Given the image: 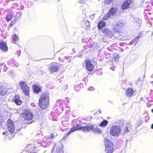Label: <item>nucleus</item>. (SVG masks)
Instances as JSON below:
<instances>
[{
    "label": "nucleus",
    "mask_w": 153,
    "mask_h": 153,
    "mask_svg": "<svg viewBox=\"0 0 153 153\" xmlns=\"http://www.w3.org/2000/svg\"><path fill=\"white\" fill-rule=\"evenodd\" d=\"M7 125L8 131L3 132V134L5 135V137L6 139L10 140L13 138L14 134L16 133L21 129V126L20 125H19L18 128L15 129L14 124L10 119L7 120Z\"/></svg>",
    "instance_id": "obj_1"
},
{
    "label": "nucleus",
    "mask_w": 153,
    "mask_h": 153,
    "mask_svg": "<svg viewBox=\"0 0 153 153\" xmlns=\"http://www.w3.org/2000/svg\"><path fill=\"white\" fill-rule=\"evenodd\" d=\"M124 129L123 131L125 133L129 131L128 127L126 126H124ZM123 131L122 128L119 126H113L111 128L110 133L114 136H118L120 134L121 131Z\"/></svg>",
    "instance_id": "obj_2"
},
{
    "label": "nucleus",
    "mask_w": 153,
    "mask_h": 153,
    "mask_svg": "<svg viewBox=\"0 0 153 153\" xmlns=\"http://www.w3.org/2000/svg\"><path fill=\"white\" fill-rule=\"evenodd\" d=\"M92 128L91 126L82 127L81 126L78 124L76 126H74L71 128L68 132L64 134L63 138L65 139V138L67 137L69 135L76 130H80L82 131H85L86 130L88 131L92 129Z\"/></svg>",
    "instance_id": "obj_3"
},
{
    "label": "nucleus",
    "mask_w": 153,
    "mask_h": 153,
    "mask_svg": "<svg viewBox=\"0 0 153 153\" xmlns=\"http://www.w3.org/2000/svg\"><path fill=\"white\" fill-rule=\"evenodd\" d=\"M49 100V96L47 94H42L39 100L40 108L45 109L47 107L48 105Z\"/></svg>",
    "instance_id": "obj_4"
},
{
    "label": "nucleus",
    "mask_w": 153,
    "mask_h": 153,
    "mask_svg": "<svg viewBox=\"0 0 153 153\" xmlns=\"http://www.w3.org/2000/svg\"><path fill=\"white\" fill-rule=\"evenodd\" d=\"M118 8L116 7L111 8L107 14L105 15L103 17L104 20L108 19L109 18H112L116 15L118 11Z\"/></svg>",
    "instance_id": "obj_5"
},
{
    "label": "nucleus",
    "mask_w": 153,
    "mask_h": 153,
    "mask_svg": "<svg viewBox=\"0 0 153 153\" xmlns=\"http://www.w3.org/2000/svg\"><path fill=\"white\" fill-rule=\"evenodd\" d=\"M105 151L107 153H111L114 149L113 145L110 140L107 138L105 139Z\"/></svg>",
    "instance_id": "obj_6"
},
{
    "label": "nucleus",
    "mask_w": 153,
    "mask_h": 153,
    "mask_svg": "<svg viewBox=\"0 0 153 153\" xmlns=\"http://www.w3.org/2000/svg\"><path fill=\"white\" fill-rule=\"evenodd\" d=\"M41 145V143H38L37 144H35L28 145L27 148L29 149V150H24L21 153H36V152H33V150H34V148H36L38 146H39Z\"/></svg>",
    "instance_id": "obj_7"
},
{
    "label": "nucleus",
    "mask_w": 153,
    "mask_h": 153,
    "mask_svg": "<svg viewBox=\"0 0 153 153\" xmlns=\"http://www.w3.org/2000/svg\"><path fill=\"white\" fill-rule=\"evenodd\" d=\"M23 118L25 120L30 121L33 118V114L29 110H26L22 115Z\"/></svg>",
    "instance_id": "obj_8"
},
{
    "label": "nucleus",
    "mask_w": 153,
    "mask_h": 153,
    "mask_svg": "<svg viewBox=\"0 0 153 153\" xmlns=\"http://www.w3.org/2000/svg\"><path fill=\"white\" fill-rule=\"evenodd\" d=\"M59 65L57 63L53 62L50 64L49 66V71L51 73L56 72L58 70Z\"/></svg>",
    "instance_id": "obj_9"
},
{
    "label": "nucleus",
    "mask_w": 153,
    "mask_h": 153,
    "mask_svg": "<svg viewBox=\"0 0 153 153\" xmlns=\"http://www.w3.org/2000/svg\"><path fill=\"white\" fill-rule=\"evenodd\" d=\"M25 95H27L29 94V89L25 82L23 81L19 83Z\"/></svg>",
    "instance_id": "obj_10"
},
{
    "label": "nucleus",
    "mask_w": 153,
    "mask_h": 153,
    "mask_svg": "<svg viewBox=\"0 0 153 153\" xmlns=\"http://www.w3.org/2000/svg\"><path fill=\"white\" fill-rule=\"evenodd\" d=\"M85 68L89 71H92L94 69L93 62L89 60H86L85 61Z\"/></svg>",
    "instance_id": "obj_11"
},
{
    "label": "nucleus",
    "mask_w": 153,
    "mask_h": 153,
    "mask_svg": "<svg viewBox=\"0 0 153 153\" xmlns=\"http://www.w3.org/2000/svg\"><path fill=\"white\" fill-rule=\"evenodd\" d=\"M52 153H63L61 144H59L57 145H55V147H54L52 150Z\"/></svg>",
    "instance_id": "obj_12"
},
{
    "label": "nucleus",
    "mask_w": 153,
    "mask_h": 153,
    "mask_svg": "<svg viewBox=\"0 0 153 153\" xmlns=\"http://www.w3.org/2000/svg\"><path fill=\"white\" fill-rule=\"evenodd\" d=\"M132 2V0H126L121 5V9L123 10H124L128 8L131 4Z\"/></svg>",
    "instance_id": "obj_13"
},
{
    "label": "nucleus",
    "mask_w": 153,
    "mask_h": 153,
    "mask_svg": "<svg viewBox=\"0 0 153 153\" xmlns=\"http://www.w3.org/2000/svg\"><path fill=\"white\" fill-rule=\"evenodd\" d=\"M20 96L19 94H16L13 98V101L17 105H20L22 103V101L20 99Z\"/></svg>",
    "instance_id": "obj_14"
},
{
    "label": "nucleus",
    "mask_w": 153,
    "mask_h": 153,
    "mask_svg": "<svg viewBox=\"0 0 153 153\" xmlns=\"http://www.w3.org/2000/svg\"><path fill=\"white\" fill-rule=\"evenodd\" d=\"M8 88L0 83V95L1 96L4 95L8 91Z\"/></svg>",
    "instance_id": "obj_15"
},
{
    "label": "nucleus",
    "mask_w": 153,
    "mask_h": 153,
    "mask_svg": "<svg viewBox=\"0 0 153 153\" xmlns=\"http://www.w3.org/2000/svg\"><path fill=\"white\" fill-rule=\"evenodd\" d=\"M124 25V24L122 22H117L116 24L114 25V29L116 30V32H119V29L123 25Z\"/></svg>",
    "instance_id": "obj_16"
},
{
    "label": "nucleus",
    "mask_w": 153,
    "mask_h": 153,
    "mask_svg": "<svg viewBox=\"0 0 153 153\" xmlns=\"http://www.w3.org/2000/svg\"><path fill=\"white\" fill-rule=\"evenodd\" d=\"M92 126V129H91L90 130H86V131H83V132L85 133L87 131H89L90 130H93L94 131V132H97L98 133H100L101 134L102 132V131L98 127H96L95 128H94V126L91 125H88L86 126H85L84 127H86V126Z\"/></svg>",
    "instance_id": "obj_17"
},
{
    "label": "nucleus",
    "mask_w": 153,
    "mask_h": 153,
    "mask_svg": "<svg viewBox=\"0 0 153 153\" xmlns=\"http://www.w3.org/2000/svg\"><path fill=\"white\" fill-rule=\"evenodd\" d=\"M102 32L106 36L108 37H111L113 36L112 32L108 29L107 28L104 29L102 30Z\"/></svg>",
    "instance_id": "obj_18"
},
{
    "label": "nucleus",
    "mask_w": 153,
    "mask_h": 153,
    "mask_svg": "<svg viewBox=\"0 0 153 153\" xmlns=\"http://www.w3.org/2000/svg\"><path fill=\"white\" fill-rule=\"evenodd\" d=\"M118 34L119 36L118 37V39L119 40H124V38L127 37V35L126 32H120Z\"/></svg>",
    "instance_id": "obj_19"
},
{
    "label": "nucleus",
    "mask_w": 153,
    "mask_h": 153,
    "mask_svg": "<svg viewBox=\"0 0 153 153\" xmlns=\"http://www.w3.org/2000/svg\"><path fill=\"white\" fill-rule=\"evenodd\" d=\"M0 47L1 49L3 51H7V47L5 42H1L0 43Z\"/></svg>",
    "instance_id": "obj_20"
},
{
    "label": "nucleus",
    "mask_w": 153,
    "mask_h": 153,
    "mask_svg": "<svg viewBox=\"0 0 153 153\" xmlns=\"http://www.w3.org/2000/svg\"><path fill=\"white\" fill-rule=\"evenodd\" d=\"M106 25L105 23L103 21H100L99 22L98 24V27L100 30H102V27L105 26Z\"/></svg>",
    "instance_id": "obj_21"
},
{
    "label": "nucleus",
    "mask_w": 153,
    "mask_h": 153,
    "mask_svg": "<svg viewBox=\"0 0 153 153\" xmlns=\"http://www.w3.org/2000/svg\"><path fill=\"white\" fill-rule=\"evenodd\" d=\"M133 92H134L133 89L131 88H129L127 90L126 92V94L128 97H131V96L133 94Z\"/></svg>",
    "instance_id": "obj_22"
},
{
    "label": "nucleus",
    "mask_w": 153,
    "mask_h": 153,
    "mask_svg": "<svg viewBox=\"0 0 153 153\" xmlns=\"http://www.w3.org/2000/svg\"><path fill=\"white\" fill-rule=\"evenodd\" d=\"M33 88L34 92L36 93L40 92L41 90V88L36 85H33Z\"/></svg>",
    "instance_id": "obj_23"
},
{
    "label": "nucleus",
    "mask_w": 153,
    "mask_h": 153,
    "mask_svg": "<svg viewBox=\"0 0 153 153\" xmlns=\"http://www.w3.org/2000/svg\"><path fill=\"white\" fill-rule=\"evenodd\" d=\"M3 102L2 100L1 99L0 100V105ZM3 115L1 113V111H0V126H1L2 124L3 121Z\"/></svg>",
    "instance_id": "obj_24"
},
{
    "label": "nucleus",
    "mask_w": 153,
    "mask_h": 153,
    "mask_svg": "<svg viewBox=\"0 0 153 153\" xmlns=\"http://www.w3.org/2000/svg\"><path fill=\"white\" fill-rule=\"evenodd\" d=\"M12 39L13 42L15 44H16L17 41L19 39V38L18 36L16 34H14L13 36Z\"/></svg>",
    "instance_id": "obj_25"
},
{
    "label": "nucleus",
    "mask_w": 153,
    "mask_h": 153,
    "mask_svg": "<svg viewBox=\"0 0 153 153\" xmlns=\"http://www.w3.org/2000/svg\"><path fill=\"white\" fill-rule=\"evenodd\" d=\"M108 122L106 120H104L101 122L100 124V126L102 127H105L107 124Z\"/></svg>",
    "instance_id": "obj_26"
},
{
    "label": "nucleus",
    "mask_w": 153,
    "mask_h": 153,
    "mask_svg": "<svg viewBox=\"0 0 153 153\" xmlns=\"http://www.w3.org/2000/svg\"><path fill=\"white\" fill-rule=\"evenodd\" d=\"M141 23V21L138 19H137L136 20L135 23L136 24L138 25V26H139Z\"/></svg>",
    "instance_id": "obj_27"
},
{
    "label": "nucleus",
    "mask_w": 153,
    "mask_h": 153,
    "mask_svg": "<svg viewBox=\"0 0 153 153\" xmlns=\"http://www.w3.org/2000/svg\"><path fill=\"white\" fill-rule=\"evenodd\" d=\"M114 59L115 61L117 60L119 58V56L118 55H117V54H114Z\"/></svg>",
    "instance_id": "obj_28"
},
{
    "label": "nucleus",
    "mask_w": 153,
    "mask_h": 153,
    "mask_svg": "<svg viewBox=\"0 0 153 153\" xmlns=\"http://www.w3.org/2000/svg\"><path fill=\"white\" fill-rule=\"evenodd\" d=\"M12 18V16L11 15H8L6 17V19L7 21H9Z\"/></svg>",
    "instance_id": "obj_29"
},
{
    "label": "nucleus",
    "mask_w": 153,
    "mask_h": 153,
    "mask_svg": "<svg viewBox=\"0 0 153 153\" xmlns=\"http://www.w3.org/2000/svg\"><path fill=\"white\" fill-rule=\"evenodd\" d=\"M113 0H105V3L107 4H110Z\"/></svg>",
    "instance_id": "obj_30"
},
{
    "label": "nucleus",
    "mask_w": 153,
    "mask_h": 153,
    "mask_svg": "<svg viewBox=\"0 0 153 153\" xmlns=\"http://www.w3.org/2000/svg\"><path fill=\"white\" fill-rule=\"evenodd\" d=\"M85 5H86V4H84L83 5H82L81 6V9H82V12L83 13H85V10H86V9H83L82 8L83 7H84V6H85Z\"/></svg>",
    "instance_id": "obj_31"
},
{
    "label": "nucleus",
    "mask_w": 153,
    "mask_h": 153,
    "mask_svg": "<svg viewBox=\"0 0 153 153\" xmlns=\"http://www.w3.org/2000/svg\"><path fill=\"white\" fill-rule=\"evenodd\" d=\"M49 139V137L48 136L45 137L43 139V142H46L47 139Z\"/></svg>",
    "instance_id": "obj_32"
},
{
    "label": "nucleus",
    "mask_w": 153,
    "mask_h": 153,
    "mask_svg": "<svg viewBox=\"0 0 153 153\" xmlns=\"http://www.w3.org/2000/svg\"><path fill=\"white\" fill-rule=\"evenodd\" d=\"M85 0H78V2L80 4L84 3Z\"/></svg>",
    "instance_id": "obj_33"
},
{
    "label": "nucleus",
    "mask_w": 153,
    "mask_h": 153,
    "mask_svg": "<svg viewBox=\"0 0 153 153\" xmlns=\"http://www.w3.org/2000/svg\"><path fill=\"white\" fill-rule=\"evenodd\" d=\"M138 41V38H135L133 40V41H134V43L135 42V45L136 44Z\"/></svg>",
    "instance_id": "obj_34"
},
{
    "label": "nucleus",
    "mask_w": 153,
    "mask_h": 153,
    "mask_svg": "<svg viewBox=\"0 0 153 153\" xmlns=\"http://www.w3.org/2000/svg\"><path fill=\"white\" fill-rule=\"evenodd\" d=\"M21 53V51L20 50L16 52V54L18 55V57H19V56L20 55Z\"/></svg>",
    "instance_id": "obj_35"
},
{
    "label": "nucleus",
    "mask_w": 153,
    "mask_h": 153,
    "mask_svg": "<svg viewBox=\"0 0 153 153\" xmlns=\"http://www.w3.org/2000/svg\"><path fill=\"white\" fill-rule=\"evenodd\" d=\"M49 137V140H50L52 138H53L54 137L53 134H52L50 135L49 136H48Z\"/></svg>",
    "instance_id": "obj_36"
},
{
    "label": "nucleus",
    "mask_w": 153,
    "mask_h": 153,
    "mask_svg": "<svg viewBox=\"0 0 153 153\" xmlns=\"http://www.w3.org/2000/svg\"><path fill=\"white\" fill-rule=\"evenodd\" d=\"M94 89V88L93 87H90L89 88H88V90L89 91H93Z\"/></svg>",
    "instance_id": "obj_37"
},
{
    "label": "nucleus",
    "mask_w": 153,
    "mask_h": 153,
    "mask_svg": "<svg viewBox=\"0 0 153 153\" xmlns=\"http://www.w3.org/2000/svg\"><path fill=\"white\" fill-rule=\"evenodd\" d=\"M4 66L6 68L4 69V71H6L7 70V68L6 67L5 65H4Z\"/></svg>",
    "instance_id": "obj_38"
},
{
    "label": "nucleus",
    "mask_w": 153,
    "mask_h": 153,
    "mask_svg": "<svg viewBox=\"0 0 153 153\" xmlns=\"http://www.w3.org/2000/svg\"><path fill=\"white\" fill-rule=\"evenodd\" d=\"M110 68H111V69H112V70H114V66L113 65V66H111Z\"/></svg>",
    "instance_id": "obj_39"
},
{
    "label": "nucleus",
    "mask_w": 153,
    "mask_h": 153,
    "mask_svg": "<svg viewBox=\"0 0 153 153\" xmlns=\"http://www.w3.org/2000/svg\"><path fill=\"white\" fill-rule=\"evenodd\" d=\"M65 99L66 100H67V101H68V102H69V99L68 98L66 97L65 98Z\"/></svg>",
    "instance_id": "obj_40"
},
{
    "label": "nucleus",
    "mask_w": 153,
    "mask_h": 153,
    "mask_svg": "<svg viewBox=\"0 0 153 153\" xmlns=\"http://www.w3.org/2000/svg\"><path fill=\"white\" fill-rule=\"evenodd\" d=\"M134 41H133V40H132V41H131V42H130V44H133V43H134Z\"/></svg>",
    "instance_id": "obj_41"
},
{
    "label": "nucleus",
    "mask_w": 153,
    "mask_h": 153,
    "mask_svg": "<svg viewBox=\"0 0 153 153\" xmlns=\"http://www.w3.org/2000/svg\"><path fill=\"white\" fill-rule=\"evenodd\" d=\"M134 41H133V40H132V41H131V42H130V44H133V43H134Z\"/></svg>",
    "instance_id": "obj_42"
},
{
    "label": "nucleus",
    "mask_w": 153,
    "mask_h": 153,
    "mask_svg": "<svg viewBox=\"0 0 153 153\" xmlns=\"http://www.w3.org/2000/svg\"><path fill=\"white\" fill-rule=\"evenodd\" d=\"M18 19V17L16 16V17L15 18V20H17Z\"/></svg>",
    "instance_id": "obj_43"
},
{
    "label": "nucleus",
    "mask_w": 153,
    "mask_h": 153,
    "mask_svg": "<svg viewBox=\"0 0 153 153\" xmlns=\"http://www.w3.org/2000/svg\"><path fill=\"white\" fill-rule=\"evenodd\" d=\"M18 14H19V16L18 17H20V16H21V13H19Z\"/></svg>",
    "instance_id": "obj_44"
},
{
    "label": "nucleus",
    "mask_w": 153,
    "mask_h": 153,
    "mask_svg": "<svg viewBox=\"0 0 153 153\" xmlns=\"http://www.w3.org/2000/svg\"><path fill=\"white\" fill-rule=\"evenodd\" d=\"M151 128L153 129V124L151 125Z\"/></svg>",
    "instance_id": "obj_45"
},
{
    "label": "nucleus",
    "mask_w": 153,
    "mask_h": 153,
    "mask_svg": "<svg viewBox=\"0 0 153 153\" xmlns=\"http://www.w3.org/2000/svg\"><path fill=\"white\" fill-rule=\"evenodd\" d=\"M38 132H39V133H41V130H39V131H38Z\"/></svg>",
    "instance_id": "obj_46"
},
{
    "label": "nucleus",
    "mask_w": 153,
    "mask_h": 153,
    "mask_svg": "<svg viewBox=\"0 0 153 153\" xmlns=\"http://www.w3.org/2000/svg\"><path fill=\"white\" fill-rule=\"evenodd\" d=\"M140 36H138L137 38H138V39L139 38H140Z\"/></svg>",
    "instance_id": "obj_47"
},
{
    "label": "nucleus",
    "mask_w": 153,
    "mask_h": 153,
    "mask_svg": "<svg viewBox=\"0 0 153 153\" xmlns=\"http://www.w3.org/2000/svg\"><path fill=\"white\" fill-rule=\"evenodd\" d=\"M88 25H87V26H88V25H89V23H88Z\"/></svg>",
    "instance_id": "obj_48"
},
{
    "label": "nucleus",
    "mask_w": 153,
    "mask_h": 153,
    "mask_svg": "<svg viewBox=\"0 0 153 153\" xmlns=\"http://www.w3.org/2000/svg\"><path fill=\"white\" fill-rule=\"evenodd\" d=\"M76 87H74V89H75V90H76Z\"/></svg>",
    "instance_id": "obj_49"
},
{
    "label": "nucleus",
    "mask_w": 153,
    "mask_h": 153,
    "mask_svg": "<svg viewBox=\"0 0 153 153\" xmlns=\"http://www.w3.org/2000/svg\"><path fill=\"white\" fill-rule=\"evenodd\" d=\"M33 104H34L33 103H32L31 105H33Z\"/></svg>",
    "instance_id": "obj_50"
},
{
    "label": "nucleus",
    "mask_w": 153,
    "mask_h": 153,
    "mask_svg": "<svg viewBox=\"0 0 153 153\" xmlns=\"http://www.w3.org/2000/svg\"><path fill=\"white\" fill-rule=\"evenodd\" d=\"M152 112H153V109L152 110Z\"/></svg>",
    "instance_id": "obj_51"
},
{
    "label": "nucleus",
    "mask_w": 153,
    "mask_h": 153,
    "mask_svg": "<svg viewBox=\"0 0 153 153\" xmlns=\"http://www.w3.org/2000/svg\"><path fill=\"white\" fill-rule=\"evenodd\" d=\"M11 61L12 62H14V61H13V60H12Z\"/></svg>",
    "instance_id": "obj_52"
},
{
    "label": "nucleus",
    "mask_w": 153,
    "mask_h": 153,
    "mask_svg": "<svg viewBox=\"0 0 153 153\" xmlns=\"http://www.w3.org/2000/svg\"><path fill=\"white\" fill-rule=\"evenodd\" d=\"M83 80H85V79H84V78H83Z\"/></svg>",
    "instance_id": "obj_53"
},
{
    "label": "nucleus",
    "mask_w": 153,
    "mask_h": 153,
    "mask_svg": "<svg viewBox=\"0 0 153 153\" xmlns=\"http://www.w3.org/2000/svg\"><path fill=\"white\" fill-rule=\"evenodd\" d=\"M83 80H85V79H84V78H83Z\"/></svg>",
    "instance_id": "obj_54"
},
{
    "label": "nucleus",
    "mask_w": 153,
    "mask_h": 153,
    "mask_svg": "<svg viewBox=\"0 0 153 153\" xmlns=\"http://www.w3.org/2000/svg\"><path fill=\"white\" fill-rule=\"evenodd\" d=\"M73 51H74V50H75V49H74H74H73Z\"/></svg>",
    "instance_id": "obj_55"
},
{
    "label": "nucleus",
    "mask_w": 153,
    "mask_h": 153,
    "mask_svg": "<svg viewBox=\"0 0 153 153\" xmlns=\"http://www.w3.org/2000/svg\"><path fill=\"white\" fill-rule=\"evenodd\" d=\"M73 51H74V50H75V49H74H74H73Z\"/></svg>",
    "instance_id": "obj_56"
},
{
    "label": "nucleus",
    "mask_w": 153,
    "mask_h": 153,
    "mask_svg": "<svg viewBox=\"0 0 153 153\" xmlns=\"http://www.w3.org/2000/svg\"><path fill=\"white\" fill-rule=\"evenodd\" d=\"M73 51H74V50H75V49H74H74H73Z\"/></svg>",
    "instance_id": "obj_57"
},
{
    "label": "nucleus",
    "mask_w": 153,
    "mask_h": 153,
    "mask_svg": "<svg viewBox=\"0 0 153 153\" xmlns=\"http://www.w3.org/2000/svg\"><path fill=\"white\" fill-rule=\"evenodd\" d=\"M1 65H2V64H0Z\"/></svg>",
    "instance_id": "obj_58"
}]
</instances>
